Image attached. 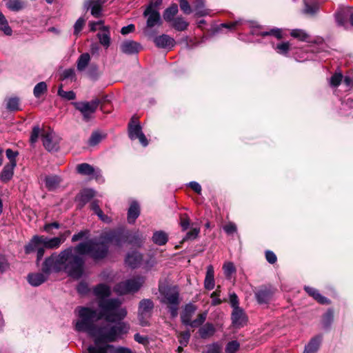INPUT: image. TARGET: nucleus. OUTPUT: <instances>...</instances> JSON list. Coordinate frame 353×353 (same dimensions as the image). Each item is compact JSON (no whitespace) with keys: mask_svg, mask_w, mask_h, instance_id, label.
<instances>
[{"mask_svg":"<svg viewBox=\"0 0 353 353\" xmlns=\"http://www.w3.org/2000/svg\"><path fill=\"white\" fill-rule=\"evenodd\" d=\"M177 338L181 345L185 347L189 342L190 333L189 331L179 332L177 335Z\"/></svg>","mask_w":353,"mask_h":353,"instance_id":"8fccbe9b","label":"nucleus"},{"mask_svg":"<svg viewBox=\"0 0 353 353\" xmlns=\"http://www.w3.org/2000/svg\"><path fill=\"white\" fill-rule=\"evenodd\" d=\"M353 8H348L345 10L338 12L336 15V21L340 26H343L346 21V14L349 13Z\"/></svg>","mask_w":353,"mask_h":353,"instance_id":"a18cd8bd","label":"nucleus"},{"mask_svg":"<svg viewBox=\"0 0 353 353\" xmlns=\"http://www.w3.org/2000/svg\"><path fill=\"white\" fill-rule=\"evenodd\" d=\"M114 348L113 345L108 344H99L97 343L88 347V353H108V352Z\"/></svg>","mask_w":353,"mask_h":353,"instance_id":"b1692460","label":"nucleus"},{"mask_svg":"<svg viewBox=\"0 0 353 353\" xmlns=\"http://www.w3.org/2000/svg\"><path fill=\"white\" fill-rule=\"evenodd\" d=\"M274 49L278 54L286 56L290 50V43L288 41L278 43Z\"/></svg>","mask_w":353,"mask_h":353,"instance_id":"37998d69","label":"nucleus"},{"mask_svg":"<svg viewBox=\"0 0 353 353\" xmlns=\"http://www.w3.org/2000/svg\"><path fill=\"white\" fill-rule=\"evenodd\" d=\"M224 274L228 279H231L232 274L236 272V268L233 263L225 262L223 265Z\"/></svg>","mask_w":353,"mask_h":353,"instance_id":"c03bdc74","label":"nucleus"},{"mask_svg":"<svg viewBox=\"0 0 353 353\" xmlns=\"http://www.w3.org/2000/svg\"><path fill=\"white\" fill-rule=\"evenodd\" d=\"M65 265L63 260L61 259V252L59 254L54 253L45 259L42 265V272L28 274V282L32 286H39L48 279L50 273L61 271L66 272L69 276V272L65 268Z\"/></svg>","mask_w":353,"mask_h":353,"instance_id":"7ed1b4c3","label":"nucleus"},{"mask_svg":"<svg viewBox=\"0 0 353 353\" xmlns=\"http://www.w3.org/2000/svg\"><path fill=\"white\" fill-rule=\"evenodd\" d=\"M16 166L6 164L0 173V181L3 183H7L10 181L14 175V169Z\"/></svg>","mask_w":353,"mask_h":353,"instance_id":"4be33fe9","label":"nucleus"},{"mask_svg":"<svg viewBox=\"0 0 353 353\" xmlns=\"http://www.w3.org/2000/svg\"><path fill=\"white\" fill-rule=\"evenodd\" d=\"M79 319L75 323V330L78 332H86L95 339V343L113 342L116 341V332L113 325L108 324L97 326L94 323L97 319L95 310L79 307L76 309Z\"/></svg>","mask_w":353,"mask_h":353,"instance_id":"f03ea898","label":"nucleus"},{"mask_svg":"<svg viewBox=\"0 0 353 353\" xmlns=\"http://www.w3.org/2000/svg\"><path fill=\"white\" fill-rule=\"evenodd\" d=\"M290 36L301 41H307L310 35L303 30L293 29L290 31Z\"/></svg>","mask_w":353,"mask_h":353,"instance_id":"e433bc0d","label":"nucleus"},{"mask_svg":"<svg viewBox=\"0 0 353 353\" xmlns=\"http://www.w3.org/2000/svg\"><path fill=\"white\" fill-rule=\"evenodd\" d=\"M121 239L119 232L110 230L103 232L98 241L91 239L61 251V259L66 265L65 268L69 276L75 279L81 278L84 271L85 254H89L94 260L102 259L107 256L108 245H119Z\"/></svg>","mask_w":353,"mask_h":353,"instance_id":"f257e3e1","label":"nucleus"},{"mask_svg":"<svg viewBox=\"0 0 353 353\" xmlns=\"http://www.w3.org/2000/svg\"><path fill=\"white\" fill-rule=\"evenodd\" d=\"M90 61V57L88 53H83L80 55L77 60V68L79 71L84 70Z\"/></svg>","mask_w":353,"mask_h":353,"instance_id":"c9c22d12","label":"nucleus"},{"mask_svg":"<svg viewBox=\"0 0 353 353\" xmlns=\"http://www.w3.org/2000/svg\"><path fill=\"white\" fill-rule=\"evenodd\" d=\"M99 103L100 101L95 99L91 101L74 102L73 105L82 114L84 120L88 121L97 110Z\"/></svg>","mask_w":353,"mask_h":353,"instance_id":"0eeeda50","label":"nucleus"},{"mask_svg":"<svg viewBox=\"0 0 353 353\" xmlns=\"http://www.w3.org/2000/svg\"><path fill=\"white\" fill-rule=\"evenodd\" d=\"M155 45L161 48H172L175 44V41L173 38L167 34H162L157 37L154 39Z\"/></svg>","mask_w":353,"mask_h":353,"instance_id":"4468645a","label":"nucleus"},{"mask_svg":"<svg viewBox=\"0 0 353 353\" xmlns=\"http://www.w3.org/2000/svg\"><path fill=\"white\" fill-rule=\"evenodd\" d=\"M206 313H201V314H199L197 316V318L192 321V323H190V326L191 327H198L199 325H201L205 320L206 319Z\"/></svg>","mask_w":353,"mask_h":353,"instance_id":"052dcab7","label":"nucleus"},{"mask_svg":"<svg viewBox=\"0 0 353 353\" xmlns=\"http://www.w3.org/2000/svg\"><path fill=\"white\" fill-rule=\"evenodd\" d=\"M44 182L46 188L49 191L56 190L61 182V178L57 175H48L44 177Z\"/></svg>","mask_w":353,"mask_h":353,"instance_id":"6ab92c4d","label":"nucleus"},{"mask_svg":"<svg viewBox=\"0 0 353 353\" xmlns=\"http://www.w3.org/2000/svg\"><path fill=\"white\" fill-rule=\"evenodd\" d=\"M321 343V338L315 337L310 340L307 345L305 347L303 353H315L319 348Z\"/></svg>","mask_w":353,"mask_h":353,"instance_id":"2f4dec72","label":"nucleus"},{"mask_svg":"<svg viewBox=\"0 0 353 353\" xmlns=\"http://www.w3.org/2000/svg\"><path fill=\"white\" fill-rule=\"evenodd\" d=\"M128 136L131 140L138 139L141 144L144 147L148 145V139L142 132V128L138 119L134 117L131 119L128 124Z\"/></svg>","mask_w":353,"mask_h":353,"instance_id":"1a4fd4ad","label":"nucleus"},{"mask_svg":"<svg viewBox=\"0 0 353 353\" xmlns=\"http://www.w3.org/2000/svg\"><path fill=\"white\" fill-rule=\"evenodd\" d=\"M152 239L154 243L163 245L168 242V236L165 232L160 230L154 232Z\"/></svg>","mask_w":353,"mask_h":353,"instance_id":"c85d7f7f","label":"nucleus"},{"mask_svg":"<svg viewBox=\"0 0 353 353\" xmlns=\"http://www.w3.org/2000/svg\"><path fill=\"white\" fill-rule=\"evenodd\" d=\"M101 139L102 137L100 133L98 132H94L91 134L88 140V143L90 145L94 146L98 144L101 141Z\"/></svg>","mask_w":353,"mask_h":353,"instance_id":"13d9d810","label":"nucleus"},{"mask_svg":"<svg viewBox=\"0 0 353 353\" xmlns=\"http://www.w3.org/2000/svg\"><path fill=\"white\" fill-rule=\"evenodd\" d=\"M161 302L167 305L171 316H177L180 303L179 292L176 287H160Z\"/></svg>","mask_w":353,"mask_h":353,"instance_id":"39448f33","label":"nucleus"},{"mask_svg":"<svg viewBox=\"0 0 353 353\" xmlns=\"http://www.w3.org/2000/svg\"><path fill=\"white\" fill-rule=\"evenodd\" d=\"M144 282L143 276H137L117 283L114 288V291L119 295L136 292L142 287Z\"/></svg>","mask_w":353,"mask_h":353,"instance_id":"423d86ee","label":"nucleus"},{"mask_svg":"<svg viewBox=\"0 0 353 353\" xmlns=\"http://www.w3.org/2000/svg\"><path fill=\"white\" fill-rule=\"evenodd\" d=\"M153 308L154 303L152 300L143 299L140 301L138 316L141 326H147L149 325V319L151 317Z\"/></svg>","mask_w":353,"mask_h":353,"instance_id":"6e6552de","label":"nucleus"},{"mask_svg":"<svg viewBox=\"0 0 353 353\" xmlns=\"http://www.w3.org/2000/svg\"><path fill=\"white\" fill-rule=\"evenodd\" d=\"M193 10L196 12V14L200 17L210 14L209 10L205 8L203 0H196L193 4Z\"/></svg>","mask_w":353,"mask_h":353,"instance_id":"cd10ccee","label":"nucleus"},{"mask_svg":"<svg viewBox=\"0 0 353 353\" xmlns=\"http://www.w3.org/2000/svg\"><path fill=\"white\" fill-rule=\"evenodd\" d=\"M6 6L11 11L18 12L24 8V3L21 0H9Z\"/></svg>","mask_w":353,"mask_h":353,"instance_id":"4c0bfd02","label":"nucleus"},{"mask_svg":"<svg viewBox=\"0 0 353 353\" xmlns=\"http://www.w3.org/2000/svg\"><path fill=\"white\" fill-rule=\"evenodd\" d=\"M93 294L100 300H102L110 295L111 290L108 285L101 283L93 288Z\"/></svg>","mask_w":353,"mask_h":353,"instance_id":"f3484780","label":"nucleus"},{"mask_svg":"<svg viewBox=\"0 0 353 353\" xmlns=\"http://www.w3.org/2000/svg\"><path fill=\"white\" fill-rule=\"evenodd\" d=\"M70 234V231H67L65 233L61 234L60 236L49 239L48 242H47V248H58Z\"/></svg>","mask_w":353,"mask_h":353,"instance_id":"a878e982","label":"nucleus"},{"mask_svg":"<svg viewBox=\"0 0 353 353\" xmlns=\"http://www.w3.org/2000/svg\"><path fill=\"white\" fill-rule=\"evenodd\" d=\"M272 292L270 290L264 288L259 291H257L255 293L256 299L259 303L263 304L266 303L269 301V300L271 299Z\"/></svg>","mask_w":353,"mask_h":353,"instance_id":"5701e85b","label":"nucleus"},{"mask_svg":"<svg viewBox=\"0 0 353 353\" xmlns=\"http://www.w3.org/2000/svg\"><path fill=\"white\" fill-rule=\"evenodd\" d=\"M113 326L114 332H116V341L121 336L126 334L130 330V325L125 322H120Z\"/></svg>","mask_w":353,"mask_h":353,"instance_id":"c756f323","label":"nucleus"},{"mask_svg":"<svg viewBox=\"0 0 353 353\" xmlns=\"http://www.w3.org/2000/svg\"><path fill=\"white\" fill-rule=\"evenodd\" d=\"M48 89L47 84L44 81L39 82L37 83L33 90L34 95L36 98H39L43 94H44Z\"/></svg>","mask_w":353,"mask_h":353,"instance_id":"79ce46f5","label":"nucleus"},{"mask_svg":"<svg viewBox=\"0 0 353 353\" xmlns=\"http://www.w3.org/2000/svg\"><path fill=\"white\" fill-rule=\"evenodd\" d=\"M172 22V26L178 31H183L186 30L189 26L188 22L181 17L175 18Z\"/></svg>","mask_w":353,"mask_h":353,"instance_id":"f704fd0d","label":"nucleus"},{"mask_svg":"<svg viewBox=\"0 0 353 353\" xmlns=\"http://www.w3.org/2000/svg\"><path fill=\"white\" fill-rule=\"evenodd\" d=\"M199 335L203 339H207L212 336L215 332V328L212 323H205L199 330Z\"/></svg>","mask_w":353,"mask_h":353,"instance_id":"473e14b6","label":"nucleus"},{"mask_svg":"<svg viewBox=\"0 0 353 353\" xmlns=\"http://www.w3.org/2000/svg\"><path fill=\"white\" fill-rule=\"evenodd\" d=\"M6 157L10 160L8 164L17 165L16 157L19 154L18 152H14L11 149H7L6 151Z\"/></svg>","mask_w":353,"mask_h":353,"instance_id":"6e6d98bb","label":"nucleus"},{"mask_svg":"<svg viewBox=\"0 0 353 353\" xmlns=\"http://www.w3.org/2000/svg\"><path fill=\"white\" fill-rule=\"evenodd\" d=\"M142 261V255L137 252H132L128 254L125 258V263L132 268H137Z\"/></svg>","mask_w":353,"mask_h":353,"instance_id":"a211bd4d","label":"nucleus"},{"mask_svg":"<svg viewBox=\"0 0 353 353\" xmlns=\"http://www.w3.org/2000/svg\"><path fill=\"white\" fill-rule=\"evenodd\" d=\"M221 346L218 343H212L209 345L205 353H221Z\"/></svg>","mask_w":353,"mask_h":353,"instance_id":"e2e57ef3","label":"nucleus"},{"mask_svg":"<svg viewBox=\"0 0 353 353\" xmlns=\"http://www.w3.org/2000/svg\"><path fill=\"white\" fill-rule=\"evenodd\" d=\"M334 319V313L332 310H328L323 318V323L325 327H329Z\"/></svg>","mask_w":353,"mask_h":353,"instance_id":"bf43d9fd","label":"nucleus"},{"mask_svg":"<svg viewBox=\"0 0 353 353\" xmlns=\"http://www.w3.org/2000/svg\"><path fill=\"white\" fill-rule=\"evenodd\" d=\"M305 9L304 13L309 14H315L319 10V4L316 1L310 2L309 0H304Z\"/></svg>","mask_w":353,"mask_h":353,"instance_id":"ea45409f","label":"nucleus"},{"mask_svg":"<svg viewBox=\"0 0 353 353\" xmlns=\"http://www.w3.org/2000/svg\"><path fill=\"white\" fill-rule=\"evenodd\" d=\"M143 16L147 17L146 30L161 25L160 13L157 10L152 8V4L147 6L143 12Z\"/></svg>","mask_w":353,"mask_h":353,"instance_id":"9d476101","label":"nucleus"},{"mask_svg":"<svg viewBox=\"0 0 353 353\" xmlns=\"http://www.w3.org/2000/svg\"><path fill=\"white\" fill-rule=\"evenodd\" d=\"M6 108L10 111H17L19 108V99L17 97L9 98L7 101Z\"/></svg>","mask_w":353,"mask_h":353,"instance_id":"49530a36","label":"nucleus"},{"mask_svg":"<svg viewBox=\"0 0 353 353\" xmlns=\"http://www.w3.org/2000/svg\"><path fill=\"white\" fill-rule=\"evenodd\" d=\"M196 310V307L191 304H187L181 314V321L185 325H190V323L192 321H191L192 316L194 314Z\"/></svg>","mask_w":353,"mask_h":353,"instance_id":"2eb2a0df","label":"nucleus"},{"mask_svg":"<svg viewBox=\"0 0 353 353\" xmlns=\"http://www.w3.org/2000/svg\"><path fill=\"white\" fill-rule=\"evenodd\" d=\"M122 301L119 299L99 300V312L97 319H104L108 322L114 323L123 320L127 316V310L121 307Z\"/></svg>","mask_w":353,"mask_h":353,"instance_id":"20e7f679","label":"nucleus"},{"mask_svg":"<svg viewBox=\"0 0 353 353\" xmlns=\"http://www.w3.org/2000/svg\"><path fill=\"white\" fill-rule=\"evenodd\" d=\"M224 231L229 235L235 233L237 230L236 225L234 223H229L224 225Z\"/></svg>","mask_w":353,"mask_h":353,"instance_id":"69168bd1","label":"nucleus"},{"mask_svg":"<svg viewBox=\"0 0 353 353\" xmlns=\"http://www.w3.org/2000/svg\"><path fill=\"white\" fill-rule=\"evenodd\" d=\"M178 12V6L176 4H172L169 8L165 9L163 13V19L168 22H171L174 19V17Z\"/></svg>","mask_w":353,"mask_h":353,"instance_id":"72a5a7b5","label":"nucleus"},{"mask_svg":"<svg viewBox=\"0 0 353 353\" xmlns=\"http://www.w3.org/2000/svg\"><path fill=\"white\" fill-rule=\"evenodd\" d=\"M231 321L232 326L234 328L239 329L247 324L248 316L242 308L235 309L232 312Z\"/></svg>","mask_w":353,"mask_h":353,"instance_id":"f8f14e48","label":"nucleus"},{"mask_svg":"<svg viewBox=\"0 0 353 353\" xmlns=\"http://www.w3.org/2000/svg\"><path fill=\"white\" fill-rule=\"evenodd\" d=\"M140 214L139 204L134 201L131 203L128 212V221L130 223H132L138 218Z\"/></svg>","mask_w":353,"mask_h":353,"instance_id":"393cba45","label":"nucleus"},{"mask_svg":"<svg viewBox=\"0 0 353 353\" xmlns=\"http://www.w3.org/2000/svg\"><path fill=\"white\" fill-rule=\"evenodd\" d=\"M230 303L231 307H232V310H235V309H241L239 307V301L237 295L234 293H230L229 296Z\"/></svg>","mask_w":353,"mask_h":353,"instance_id":"4d7b16f0","label":"nucleus"},{"mask_svg":"<svg viewBox=\"0 0 353 353\" xmlns=\"http://www.w3.org/2000/svg\"><path fill=\"white\" fill-rule=\"evenodd\" d=\"M141 48V46L139 43L134 41H125L121 45V50L123 53L125 54H134L137 53Z\"/></svg>","mask_w":353,"mask_h":353,"instance_id":"dca6fc26","label":"nucleus"},{"mask_svg":"<svg viewBox=\"0 0 353 353\" xmlns=\"http://www.w3.org/2000/svg\"><path fill=\"white\" fill-rule=\"evenodd\" d=\"M179 6L181 10L186 14L192 12L191 7L187 0H179Z\"/></svg>","mask_w":353,"mask_h":353,"instance_id":"680f3d73","label":"nucleus"},{"mask_svg":"<svg viewBox=\"0 0 353 353\" xmlns=\"http://www.w3.org/2000/svg\"><path fill=\"white\" fill-rule=\"evenodd\" d=\"M95 195V192L92 189H85L79 195L78 199L79 201L80 207H83Z\"/></svg>","mask_w":353,"mask_h":353,"instance_id":"bb28decb","label":"nucleus"},{"mask_svg":"<svg viewBox=\"0 0 353 353\" xmlns=\"http://www.w3.org/2000/svg\"><path fill=\"white\" fill-rule=\"evenodd\" d=\"M39 134H40V128H39V127L38 125L34 126L32 128V132H31V135H30V142H31V143H34L35 142H37V139L39 138Z\"/></svg>","mask_w":353,"mask_h":353,"instance_id":"0e129e2a","label":"nucleus"},{"mask_svg":"<svg viewBox=\"0 0 353 353\" xmlns=\"http://www.w3.org/2000/svg\"><path fill=\"white\" fill-rule=\"evenodd\" d=\"M0 30L3 31L8 36H10L12 33V30L2 12H0Z\"/></svg>","mask_w":353,"mask_h":353,"instance_id":"a19ab883","label":"nucleus"},{"mask_svg":"<svg viewBox=\"0 0 353 353\" xmlns=\"http://www.w3.org/2000/svg\"><path fill=\"white\" fill-rule=\"evenodd\" d=\"M179 219H180L179 224H180L181 227L182 228V230L183 231L186 230L189 228L190 224V220L189 216H188L187 214H181L180 215Z\"/></svg>","mask_w":353,"mask_h":353,"instance_id":"5fc2aeb1","label":"nucleus"},{"mask_svg":"<svg viewBox=\"0 0 353 353\" xmlns=\"http://www.w3.org/2000/svg\"><path fill=\"white\" fill-rule=\"evenodd\" d=\"M39 245H38L36 237L34 236L30 241L25 246L26 254H30L34 252L36 249L39 248Z\"/></svg>","mask_w":353,"mask_h":353,"instance_id":"3c124183","label":"nucleus"},{"mask_svg":"<svg viewBox=\"0 0 353 353\" xmlns=\"http://www.w3.org/2000/svg\"><path fill=\"white\" fill-rule=\"evenodd\" d=\"M265 259L271 264L275 263L277 261L276 254L270 250H267L265 252Z\"/></svg>","mask_w":353,"mask_h":353,"instance_id":"774afa93","label":"nucleus"},{"mask_svg":"<svg viewBox=\"0 0 353 353\" xmlns=\"http://www.w3.org/2000/svg\"><path fill=\"white\" fill-rule=\"evenodd\" d=\"M58 94L67 100H73L76 97V94L73 91H64L62 85L58 89Z\"/></svg>","mask_w":353,"mask_h":353,"instance_id":"de8ad7c7","label":"nucleus"},{"mask_svg":"<svg viewBox=\"0 0 353 353\" xmlns=\"http://www.w3.org/2000/svg\"><path fill=\"white\" fill-rule=\"evenodd\" d=\"M305 290L310 296L320 303L325 304L330 303L329 300L326 297L323 296L317 290L310 287H305Z\"/></svg>","mask_w":353,"mask_h":353,"instance_id":"7c9ffc66","label":"nucleus"},{"mask_svg":"<svg viewBox=\"0 0 353 353\" xmlns=\"http://www.w3.org/2000/svg\"><path fill=\"white\" fill-rule=\"evenodd\" d=\"M343 80V75L341 73H335L333 74L330 79V84L332 87H338Z\"/></svg>","mask_w":353,"mask_h":353,"instance_id":"603ef678","label":"nucleus"},{"mask_svg":"<svg viewBox=\"0 0 353 353\" xmlns=\"http://www.w3.org/2000/svg\"><path fill=\"white\" fill-rule=\"evenodd\" d=\"M240 347V344L237 341H232L227 343L225 346V353H236Z\"/></svg>","mask_w":353,"mask_h":353,"instance_id":"09e8293b","label":"nucleus"},{"mask_svg":"<svg viewBox=\"0 0 353 353\" xmlns=\"http://www.w3.org/2000/svg\"><path fill=\"white\" fill-rule=\"evenodd\" d=\"M43 145L48 151H56L58 149L59 138L51 130H43L41 134Z\"/></svg>","mask_w":353,"mask_h":353,"instance_id":"9b49d317","label":"nucleus"},{"mask_svg":"<svg viewBox=\"0 0 353 353\" xmlns=\"http://www.w3.org/2000/svg\"><path fill=\"white\" fill-rule=\"evenodd\" d=\"M200 232V230L199 228H194L187 232L185 237L183 239V240H189V239H194L197 237L199 233Z\"/></svg>","mask_w":353,"mask_h":353,"instance_id":"338daca9","label":"nucleus"},{"mask_svg":"<svg viewBox=\"0 0 353 353\" xmlns=\"http://www.w3.org/2000/svg\"><path fill=\"white\" fill-rule=\"evenodd\" d=\"M102 29L105 30V32L103 33H98L97 37L99 39L100 43L108 48L110 43L108 28L107 26H103Z\"/></svg>","mask_w":353,"mask_h":353,"instance_id":"58836bf2","label":"nucleus"},{"mask_svg":"<svg viewBox=\"0 0 353 353\" xmlns=\"http://www.w3.org/2000/svg\"><path fill=\"white\" fill-rule=\"evenodd\" d=\"M76 170L77 172L81 175L92 176L97 173L100 174V170L96 172L94 168L87 163L78 164L76 167Z\"/></svg>","mask_w":353,"mask_h":353,"instance_id":"aec40b11","label":"nucleus"},{"mask_svg":"<svg viewBox=\"0 0 353 353\" xmlns=\"http://www.w3.org/2000/svg\"><path fill=\"white\" fill-rule=\"evenodd\" d=\"M103 0H86L84 7L86 10H91V14L94 17H99L101 15Z\"/></svg>","mask_w":353,"mask_h":353,"instance_id":"ddd939ff","label":"nucleus"},{"mask_svg":"<svg viewBox=\"0 0 353 353\" xmlns=\"http://www.w3.org/2000/svg\"><path fill=\"white\" fill-rule=\"evenodd\" d=\"M215 286L214 278V268L212 265L207 267L206 274L204 280V287L208 290H212Z\"/></svg>","mask_w":353,"mask_h":353,"instance_id":"412c9836","label":"nucleus"},{"mask_svg":"<svg viewBox=\"0 0 353 353\" xmlns=\"http://www.w3.org/2000/svg\"><path fill=\"white\" fill-rule=\"evenodd\" d=\"M220 293V286L219 285L217 286L216 290L213 292L210 295V297L212 299V305H217L222 303V301L219 299Z\"/></svg>","mask_w":353,"mask_h":353,"instance_id":"864d4df0","label":"nucleus"}]
</instances>
